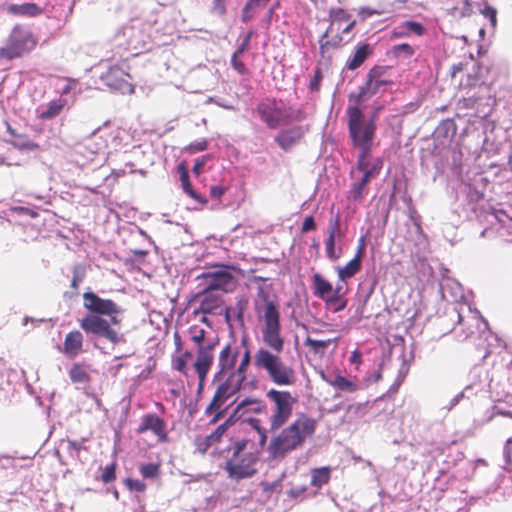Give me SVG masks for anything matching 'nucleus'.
I'll return each mask as SVG.
<instances>
[{
	"mask_svg": "<svg viewBox=\"0 0 512 512\" xmlns=\"http://www.w3.org/2000/svg\"><path fill=\"white\" fill-rule=\"evenodd\" d=\"M362 268V260L358 257H353L345 266L336 268L338 278L341 281H346L354 277Z\"/></svg>",
	"mask_w": 512,
	"mask_h": 512,
	"instance_id": "7c9ffc66",
	"label": "nucleus"
},
{
	"mask_svg": "<svg viewBox=\"0 0 512 512\" xmlns=\"http://www.w3.org/2000/svg\"><path fill=\"white\" fill-rule=\"evenodd\" d=\"M313 294L327 302V298L334 293L332 284L320 273H315L312 277Z\"/></svg>",
	"mask_w": 512,
	"mask_h": 512,
	"instance_id": "c85d7f7f",
	"label": "nucleus"
},
{
	"mask_svg": "<svg viewBox=\"0 0 512 512\" xmlns=\"http://www.w3.org/2000/svg\"><path fill=\"white\" fill-rule=\"evenodd\" d=\"M239 356L240 349L236 345L226 344L221 349L217 362L219 370L213 378L216 389L209 405L206 407L207 413L223 406L229 398L241 390L247 378V369L251 361L250 350L245 349L240 363L236 367Z\"/></svg>",
	"mask_w": 512,
	"mask_h": 512,
	"instance_id": "f257e3e1",
	"label": "nucleus"
},
{
	"mask_svg": "<svg viewBox=\"0 0 512 512\" xmlns=\"http://www.w3.org/2000/svg\"><path fill=\"white\" fill-rule=\"evenodd\" d=\"M315 229H316V223H315L313 216H307L302 223L301 231L303 233H306L309 231H313Z\"/></svg>",
	"mask_w": 512,
	"mask_h": 512,
	"instance_id": "bf43d9fd",
	"label": "nucleus"
},
{
	"mask_svg": "<svg viewBox=\"0 0 512 512\" xmlns=\"http://www.w3.org/2000/svg\"><path fill=\"white\" fill-rule=\"evenodd\" d=\"M308 128L304 126H293L281 130L275 136V142L284 151H290L295 145L299 144Z\"/></svg>",
	"mask_w": 512,
	"mask_h": 512,
	"instance_id": "aec40b11",
	"label": "nucleus"
},
{
	"mask_svg": "<svg viewBox=\"0 0 512 512\" xmlns=\"http://www.w3.org/2000/svg\"><path fill=\"white\" fill-rule=\"evenodd\" d=\"M249 306V299L245 295L238 296L236 298L234 306H230L232 308L233 317L240 324H244V314Z\"/></svg>",
	"mask_w": 512,
	"mask_h": 512,
	"instance_id": "473e14b6",
	"label": "nucleus"
},
{
	"mask_svg": "<svg viewBox=\"0 0 512 512\" xmlns=\"http://www.w3.org/2000/svg\"><path fill=\"white\" fill-rule=\"evenodd\" d=\"M84 337L79 330H72L66 334L61 352L68 358H75L83 351Z\"/></svg>",
	"mask_w": 512,
	"mask_h": 512,
	"instance_id": "5701e85b",
	"label": "nucleus"
},
{
	"mask_svg": "<svg viewBox=\"0 0 512 512\" xmlns=\"http://www.w3.org/2000/svg\"><path fill=\"white\" fill-rule=\"evenodd\" d=\"M227 188L222 185H214L210 188V195L215 200H220V198L225 194Z\"/></svg>",
	"mask_w": 512,
	"mask_h": 512,
	"instance_id": "4d7b16f0",
	"label": "nucleus"
},
{
	"mask_svg": "<svg viewBox=\"0 0 512 512\" xmlns=\"http://www.w3.org/2000/svg\"><path fill=\"white\" fill-rule=\"evenodd\" d=\"M191 340L196 344V359L193 369L198 377L197 392L201 393L208 373L214 362V350L218 344L217 340H207L206 331L199 326H192L189 329Z\"/></svg>",
	"mask_w": 512,
	"mask_h": 512,
	"instance_id": "6e6552de",
	"label": "nucleus"
},
{
	"mask_svg": "<svg viewBox=\"0 0 512 512\" xmlns=\"http://www.w3.org/2000/svg\"><path fill=\"white\" fill-rule=\"evenodd\" d=\"M239 54L233 53L231 57V66L232 68L237 71L241 75H247L249 74V70L244 64V62L240 59Z\"/></svg>",
	"mask_w": 512,
	"mask_h": 512,
	"instance_id": "a18cd8bd",
	"label": "nucleus"
},
{
	"mask_svg": "<svg viewBox=\"0 0 512 512\" xmlns=\"http://www.w3.org/2000/svg\"><path fill=\"white\" fill-rule=\"evenodd\" d=\"M256 111L261 121L270 129H276L280 125L289 124L292 121H302L306 118V113L303 109L288 111L276 99H265L261 101Z\"/></svg>",
	"mask_w": 512,
	"mask_h": 512,
	"instance_id": "9d476101",
	"label": "nucleus"
},
{
	"mask_svg": "<svg viewBox=\"0 0 512 512\" xmlns=\"http://www.w3.org/2000/svg\"><path fill=\"white\" fill-rule=\"evenodd\" d=\"M37 37L28 29L15 25L7 39L6 45L0 48V59L13 60L31 52L37 45Z\"/></svg>",
	"mask_w": 512,
	"mask_h": 512,
	"instance_id": "ddd939ff",
	"label": "nucleus"
},
{
	"mask_svg": "<svg viewBox=\"0 0 512 512\" xmlns=\"http://www.w3.org/2000/svg\"><path fill=\"white\" fill-rule=\"evenodd\" d=\"M140 473L144 478H156L160 474V465L157 463H146L141 465Z\"/></svg>",
	"mask_w": 512,
	"mask_h": 512,
	"instance_id": "58836bf2",
	"label": "nucleus"
},
{
	"mask_svg": "<svg viewBox=\"0 0 512 512\" xmlns=\"http://www.w3.org/2000/svg\"><path fill=\"white\" fill-rule=\"evenodd\" d=\"M266 398L271 404V414L269 417V431L276 432L292 416L293 407L297 403V398L289 391L271 388L266 392Z\"/></svg>",
	"mask_w": 512,
	"mask_h": 512,
	"instance_id": "9b49d317",
	"label": "nucleus"
},
{
	"mask_svg": "<svg viewBox=\"0 0 512 512\" xmlns=\"http://www.w3.org/2000/svg\"><path fill=\"white\" fill-rule=\"evenodd\" d=\"M116 480V463L113 462L107 465L101 474V481L105 484L111 483Z\"/></svg>",
	"mask_w": 512,
	"mask_h": 512,
	"instance_id": "c03bdc74",
	"label": "nucleus"
},
{
	"mask_svg": "<svg viewBox=\"0 0 512 512\" xmlns=\"http://www.w3.org/2000/svg\"><path fill=\"white\" fill-rule=\"evenodd\" d=\"M234 416L231 415L225 422L220 424L211 434L214 441L217 443L221 440L227 429L234 424Z\"/></svg>",
	"mask_w": 512,
	"mask_h": 512,
	"instance_id": "ea45409f",
	"label": "nucleus"
},
{
	"mask_svg": "<svg viewBox=\"0 0 512 512\" xmlns=\"http://www.w3.org/2000/svg\"><path fill=\"white\" fill-rule=\"evenodd\" d=\"M330 480V468L321 467L312 471L311 484L315 487H321Z\"/></svg>",
	"mask_w": 512,
	"mask_h": 512,
	"instance_id": "f704fd0d",
	"label": "nucleus"
},
{
	"mask_svg": "<svg viewBox=\"0 0 512 512\" xmlns=\"http://www.w3.org/2000/svg\"><path fill=\"white\" fill-rule=\"evenodd\" d=\"M69 376L71 381L74 383L86 384L91 380V377L86 368L79 363H75L72 365L69 371Z\"/></svg>",
	"mask_w": 512,
	"mask_h": 512,
	"instance_id": "72a5a7b5",
	"label": "nucleus"
},
{
	"mask_svg": "<svg viewBox=\"0 0 512 512\" xmlns=\"http://www.w3.org/2000/svg\"><path fill=\"white\" fill-rule=\"evenodd\" d=\"M323 79L322 72L319 68L315 70L314 77L310 80L309 89L313 92H318L320 89V83Z\"/></svg>",
	"mask_w": 512,
	"mask_h": 512,
	"instance_id": "603ef678",
	"label": "nucleus"
},
{
	"mask_svg": "<svg viewBox=\"0 0 512 512\" xmlns=\"http://www.w3.org/2000/svg\"><path fill=\"white\" fill-rule=\"evenodd\" d=\"M392 36L394 38H403L409 36V31L405 28L404 22L393 30Z\"/></svg>",
	"mask_w": 512,
	"mask_h": 512,
	"instance_id": "e2e57ef3",
	"label": "nucleus"
},
{
	"mask_svg": "<svg viewBox=\"0 0 512 512\" xmlns=\"http://www.w3.org/2000/svg\"><path fill=\"white\" fill-rule=\"evenodd\" d=\"M5 9L8 14L22 17H37L43 13V9L32 2L9 4Z\"/></svg>",
	"mask_w": 512,
	"mask_h": 512,
	"instance_id": "cd10ccee",
	"label": "nucleus"
},
{
	"mask_svg": "<svg viewBox=\"0 0 512 512\" xmlns=\"http://www.w3.org/2000/svg\"><path fill=\"white\" fill-rule=\"evenodd\" d=\"M385 73V67L375 66L371 68L365 84L359 87L356 94L349 96L350 101L353 100L354 104L360 105L362 101L369 99L373 95L384 92L387 86L392 84L391 80L385 78Z\"/></svg>",
	"mask_w": 512,
	"mask_h": 512,
	"instance_id": "2eb2a0df",
	"label": "nucleus"
},
{
	"mask_svg": "<svg viewBox=\"0 0 512 512\" xmlns=\"http://www.w3.org/2000/svg\"><path fill=\"white\" fill-rule=\"evenodd\" d=\"M285 340L280 350L272 346L259 347L253 357V364L259 371L264 372L269 380L277 386H293L297 381L295 369L284 362L280 356L284 349Z\"/></svg>",
	"mask_w": 512,
	"mask_h": 512,
	"instance_id": "423d86ee",
	"label": "nucleus"
},
{
	"mask_svg": "<svg viewBox=\"0 0 512 512\" xmlns=\"http://www.w3.org/2000/svg\"><path fill=\"white\" fill-rule=\"evenodd\" d=\"M129 68L125 63L112 65L101 74L100 80L111 90L120 91L122 94H133L135 87L131 83Z\"/></svg>",
	"mask_w": 512,
	"mask_h": 512,
	"instance_id": "dca6fc26",
	"label": "nucleus"
},
{
	"mask_svg": "<svg viewBox=\"0 0 512 512\" xmlns=\"http://www.w3.org/2000/svg\"><path fill=\"white\" fill-rule=\"evenodd\" d=\"M327 239L325 240V251L327 258L335 262L340 259L342 255V249H336V243L340 242L345 237V230L341 228L340 215L334 213L333 208L331 209L330 218L328 221L327 228Z\"/></svg>",
	"mask_w": 512,
	"mask_h": 512,
	"instance_id": "a211bd4d",
	"label": "nucleus"
},
{
	"mask_svg": "<svg viewBox=\"0 0 512 512\" xmlns=\"http://www.w3.org/2000/svg\"><path fill=\"white\" fill-rule=\"evenodd\" d=\"M189 305L198 304V307L193 311L195 316L203 314L202 322L207 323L206 315L217 314V310L221 309L224 305V299L221 294L217 293L206 286L193 294L189 299Z\"/></svg>",
	"mask_w": 512,
	"mask_h": 512,
	"instance_id": "f3484780",
	"label": "nucleus"
},
{
	"mask_svg": "<svg viewBox=\"0 0 512 512\" xmlns=\"http://www.w3.org/2000/svg\"><path fill=\"white\" fill-rule=\"evenodd\" d=\"M207 148H208V141L206 139H202V140L194 141V142L190 143L189 145H187L184 148V151L189 154H194L197 152L205 151V150H207Z\"/></svg>",
	"mask_w": 512,
	"mask_h": 512,
	"instance_id": "49530a36",
	"label": "nucleus"
},
{
	"mask_svg": "<svg viewBox=\"0 0 512 512\" xmlns=\"http://www.w3.org/2000/svg\"><path fill=\"white\" fill-rule=\"evenodd\" d=\"M84 271L80 269V267L78 266H75L73 268V277H72V281H71V288L75 291L78 290L81 282L83 281L84 279Z\"/></svg>",
	"mask_w": 512,
	"mask_h": 512,
	"instance_id": "8fccbe9b",
	"label": "nucleus"
},
{
	"mask_svg": "<svg viewBox=\"0 0 512 512\" xmlns=\"http://www.w3.org/2000/svg\"><path fill=\"white\" fill-rule=\"evenodd\" d=\"M207 159H208V156L205 155V156H202L201 158H198L195 160L192 171L196 176H199L202 173L203 167L205 166Z\"/></svg>",
	"mask_w": 512,
	"mask_h": 512,
	"instance_id": "6e6d98bb",
	"label": "nucleus"
},
{
	"mask_svg": "<svg viewBox=\"0 0 512 512\" xmlns=\"http://www.w3.org/2000/svg\"><path fill=\"white\" fill-rule=\"evenodd\" d=\"M11 144L20 150H38L40 146L32 141H29L27 139L24 140V138H21L16 141H12Z\"/></svg>",
	"mask_w": 512,
	"mask_h": 512,
	"instance_id": "09e8293b",
	"label": "nucleus"
},
{
	"mask_svg": "<svg viewBox=\"0 0 512 512\" xmlns=\"http://www.w3.org/2000/svg\"><path fill=\"white\" fill-rule=\"evenodd\" d=\"M217 314L223 315L226 323L231 326V319L234 318L232 314V308L231 307H225L223 309V312H218Z\"/></svg>",
	"mask_w": 512,
	"mask_h": 512,
	"instance_id": "774afa93",
	"label": "nucleus"
},
{
	"mask_svg": "<svg viewBox=\"0 0 512 512\" xmlns=\"http://www.w3.org/2000/svg\"><path fill=\"white\" fill-rule=\"evenodd\" d=\"M341 34H343L341 30L333 29L330 32V26H328L319 39V50L322 56L344 45L345 41Z\"/></svg>",
	"mask_w": 512,
	"mask_h": 512,
	"instance_id": "b1692460",
	"label": "nucleus"
},
{
	"mask_svg": "<svg viewBox=\"0 0 512 512\" xmlns=\"http://www.w3.org/2000/svg\"><path fill=\"white\" fill-rule=\"evenodd\" d=\"M147 431H150L160 443L169 441L165 420L154 413L144 414L136 428L137 434H143Z\"/></svg>",
	"mask_w": 512,
	"mask_h": 512,
	"instance_id": "6ab92c4d",
	"label": "nucleus"
},
{
	"mask_svg": "<svg viewBox=\"0 0 512 512\" xmlns=\"http://www.w3.org/2000/svg\"><path fill=\"white\" fill-rule=\"evenodd\" d=\"M250 442L241 439L229 448L230 457L226 461L225 470L228 476L235 480L250 478L257 473V455L248 449Z\"/></svg>",
	"mask_w": 512,
	"mask_h": 512,
	"instance_id": "1a4fd4ad",
	"label": "nucleus"
},
{
	"mask_svg": "<svg viewBox=\"0 0 512 512\" xmlns=\"http://www.w3.org/2000/svg\"><path fill=\"white\" fill-rule=\"evenodd\" d=\"M458 323L463 327V332L466 334V338L472 336L476 330H479L482 325L486 326L487 323L477 313H473L469 311L467 316L462 315L461 313H457Z\"/></svg>",
	"mask_w": 512,
	"mask_h": 512,
	"instance_id": "a878e982",
	"label": "nucleus"
},
{
	"mask_svg": "<svg viewBox=\"0 0 512 512\" xmlns=\"http://www.w3.org/2000/svg\"><path fill=\"white\" fill-rule=\"evenodd\" d=\"M330 384L333 387H335L341 391H346V392H355L359 388L355 382H353L341 375L336 376L335 379L333 381H331Z\"/></svg>",
	"mask_w": 512,
	"mask_h": 512,
	"instance_id": "e433bc0d",
	"label": "nucleus"
},
{
	"mask_svg": "<svg viewBox=\"0 0 512 512\" xmlns=\"http://www.w3.org/2000/svg\"><path fill=\"white\" fill-rule=\"evenodd\" d=\"M254 307L263 321L261 335L264 344L280 350L283 343L280 312L277 303L270 297L269 286L258 285Z\"/></svg>",
	"mask_w": 512,
	"mask_h": 512,
	"instance_id": "20e7f679",
	"label": "nucleus"
},
{
	"mask_svg": "<svg viewBox=\"0 0 512 512\" xmlns=\"http://www.w3.org/2000/svg\"><path fill=\"white\" fill-rule=\"evenodd\" d=\"M316 430L315 419L302 414L271 439L268 450L273 458H284L303 446L306 439L313 436Z\"/></svg>",
	"mask_w": 512,
	"mask_h": 512,
	"instance_id": "7ed1b4c3",
	"label": "nucleus"
},
{
	"mask_svg": "<svg viewBox=\"0 0 512 512\" xmlns=\"http://www.w3.org/2000/svg\"><path fill=\"white\" fill-rule=\"evenodd\" d=\"M341 287L337 286L334 290V293L332 296L327 298V304H334L337 303V306L334 308V312H339L343 310L346 307V300L342 299V296L340 295Z\"/></svg>",
	"mask_w": 512,
	"mask_h": 512,
	"instance_id": "a19ab883",
	"label": "nucleus"
},
{
	"mask_svg": "<svg viewBox=\"0 0 512 512\" xmlns=\"http://www.w3.org/2000/svg\"><path fill=\"white\" fill-rule=\"evenodd\" d=\"M365 255V239L364 237H361L356 249L355 257H358L359 259H363Z\"/></svg>",
	"mask_w": 512,
	"mask_h": 512,
	"instance_id": "338daca9",
	"label": "nucleus"
},
{
	"mask_svg": "<svg viewBox=\"0 0 512 512\" xmlns=\"http://www.w3.org/2000/svg\"><path fill=\"white\" fill-rule=\"evenodd\" d=\"M392 52L395 56L404 55L405 57H412L415 53V50L408 43H402V44L393 46Z\"/></svg>",
	"mask_w": 512,
	"mask_h": 512,
	"instance_id": "37998d69",
	"label": "nucleus"
},
{
	"mask_svg": "<svg viewBox=\"0 0 512 512\" xmlns=\"http://www.w3.org/2000/svg\"><path fill=\"white\" fill-rule=\"evenodd\" d=\"M83 307L89 312L79 320V326L84 332L104 338L113 345L126 342L124 334L112 327L121 322L123 308L119 304L89 291L83 294Z\"/></svg>",
	"mask_w": 512,
	"mask_h": 512,
	"instance_id": "f03ea898",
	"label": "nucleus"
},
{
	"mask_svg": "<svg viewBox=\"0 0 512 512\" xmlns=\"http://www.w3.org/2000/svg\"><path fill=\"white\" fill-rule=\"evenodd\" d=\"M285 340L280 350L272 346L259 347L253 357V364L259 371L264 372L269 380L277 386H293L297 381L295 369L284 362L280 356L284 349Z\"/></svg>",
	"mask_w": 512,
	"mask_h": 512,
	"instance_id": "39448f33",
	"label": "nucleus"
},
{
	"mask_svg": "<svg viewBox=\"0 0 512 512\" xmlns=\"http://www.w3.org/2000/svg\"><path fill=\"white\" fill-rule=\"evenodd\" d=\"M222 407H223V406H221V407H220V408H218V409L212 410V411H211V412H209V413H207V412L205 411V414H207V415H211V414L215 413V414H214V416H213V418L211 419L210 423L215 424L216 422H218V421H219V420L224 416V412H225V410H222V409H221Z\"/></svg>",
	"mask_w": 512,
	"mask_h": 512,
	"instance_id": "69168bd1",
	"label": "nucleus"
},
{
	"mask_svg": "<svg viewBox=\"0 0 512 512\" xmlns=\"http://www.w3.org/2000/svg\"><path fill=\"white\" fill-rule=\"evenodd\" d=\"M239 270L234 266L215 265L206 272L198 276V279L205 283V286L222 293H233L238 285L239 280L235 275Z\"/></svg>",
	"mask_w": 512,
	"mask_h": 512,
	"instance_id": "4468645a",
	"label": "nucleus"
},
{
	"mask_svg": "<svg viewBox=\"0 0 512 512\" xmlns=\"http://www.w3.org/2000/svg\"><path fill=\"white\" fill-rule=\"evenodd\" d=\"M349 361L351 364L356 365V369L359 368L360 364L362 363V354L359 350H354L349 358Z\"/></svg>",
	"mask_w": 512,
	"mask_h": 512,
	"instance_id": "0e129e2a",
	"label": "nucleus"
},
{
	"mask_svg": "<svg viewBox=\"0 0 512 512\" xmlns=\"http://www.w3.org/2000/svg\"><path fill=\"white\" fill-rule=\"evenodd\" d=\"M252 36V32H249L245 38L243 39L242 43L239 45V47L236 49L234 53L242 55L245 52H247L250 48V39Z\"/></svg>",
	"mask_w": 512,
	"mask_h": 512,
	"instance_id": "13d9d810",
	"label": "nucleus"
},
{
	"mask_svg": "<svg viewBox=\"0 0 512 512\" xmlns=\"http://www.w3.org/2000/svg\"><path fill=\"white\" fill-rule=\"evenodd\" d=\"M270 0H248L242 9V21L249 22L253 16L256 8L266 5Z\"/></svg>",
	"mask_w": 512,
	"mask_h": 512,
	"instance_id": "c9c22d12",
	"label": "nucleus"
},
{
	"mask_svg": "<svg viewBox=\"0 0 512 512\" xmlns=\"http://www.w3.org/2000/svg\"><path fill=\"white\" fill-rule=\"evenodd\" d=\"M382 167L383 161L379 157L374 160H357L356 167L351 170L350 174L353 176L355 171H358L362 173V176L351 185L347 198L354 202H361L367 195L368 184L380 174Z\"/></svg>",
	"mask_w": 512,
	"mask_h": 512,
	"instance_id": "f8f14e48",
	"label": "nucleus"
},
{
	"mask_svg": "<svg viewBox=\"0 0 512 512\" xmlns=\"http://www.w3.org/2000/svg\"><path fill=\"white\" fill-rule=\"evenodd\" d=\"M226 0H214L212 11L220 16H223L226 13Z\"/></svg>",
	"mask_w": 512,
	"mask_h": 512,
	"instance_id": "052dcab7",
	"label": "nucleus"
},
{
	"mask_svg": "<svg viewBox=\"0 0 512 512\" xmlns=\"http://www.w3.org/2000/svg\"><path fill=\"white\" fill-rule=\"evenodd\" d=\"M372 53L373 48L368 43L361 44L357 47L354 55L346 62V68L348 70H356Z\"/></svg>",
	"mask_w": 512,
	"mask_h": 512,
	"instance_id": "c756f323",
	"label": "nucleus"
},
{
	"mask_svg": "<svg viewBox=\"0 0 512 512\" xmlns=\"http://www.w3.org/2000/svg\"><path fill=\"white\" fill-rule=\"evenodd\" d=\"M338 345L339 337L318 340L307 336L304 340V346L309 348L310 353L319 357H323L329 348L334 352L338 348Z\"/></svg>",
	"mask_w": 512,
	"mask_h": 512,
	"instance_id": "393cba45",
	"label": "nucleus"
},
{
	"mask_svg": "<svg viewBox=\"0 0 512 512\" xmlns=\"http://www.w3.org/2000/svg\"><path fill=\"white\" fill-rule=\"evenodd\" d=\"M348 130L353 146L360 149L357 160H374L371 155L376 132V114L368 121L359 105H350L347 109Z\"/></svg>",
	"mask_w": 512,
	"mask_h": 512,
	"instance_id": "0eeeda50",
	"label": "nucleus"
},
{
	"mask_svg": "<svg viewBox=\"0 0 512 512\" xmlns=\"http://www.w3.org/2000/svg\"><path fill=\"white\" fill-rule=\"evenodd\" d=\"M214 443L216 442L212 438L211 434L205 436L199 435L194 439L196 450L201 454H205Z\"/></svg>",
	"mask_w": 512,
	"mask_h": 512,
	"instance_id": "4c0bfd02",
	"label": "nucleus"
},
{
	"mask_svg": "<svg viewBox=\"0 0 512 512\" xmlns=\"http://www.w3.org/2000/svg\"><path fill=\"white\" fill-rule=\"evenodd\" d=\"M66 105V100L56 99L48 103L47 109L42 111L39 115L40 119L49 120L58 116Z\"/></svg>",
	"mask_w": 512,
	"mask_h": 512,
	"instance_id": "2f4dec72",
	"label": "nucleus"
},
{
	"mask_svg": "<svg viewBox=\"0 0 512 512\" xmlns=\"http://www.w3.org/2000/svg\"><path fill=\"white\" fill-rule=\"evenodd\" d=\"M251 423L253 424V426L255 427V429L257 430V432L260 435V442L262 444L265 443L267 440V430L260 426V424H259L260 422L258 419H252Z\"/></svg>",
	"mask_w": 512,
	"mask_h": 512,
	"instance_id": "680f3d73",
	"label": "nucleus"
},
{
	"mask_svg": "<svg viewBox=\"0 0 512 512\" xmlns=\"http://www.w3.org/2000/svg\"><path fill=\"white\" fill-rule=\"evenodd\" d=\"M330 32L334 30H341L343 34L349 33L355 25V20H352L351 14L342 8L331 9L329 13Z\"/></svg>",
	"mask_w": 512,
	"mask_h": 512,
	"instance_id": "4be33fe9",
	"label": "nucleus"
},
{
	"mask_svg": "<svg viewBox=\"0 0 512 512\" xmlns=\"http://www.w3.org/2000/svg\"><path fill=\"white\" fill-rule=\"evenodd\" d=\"M266 412L263 400L257 397H246L239 401L233 410L234 418H240L247 414H261Z\"/></svg>",
	"mask_w": 512,
	"mask_h": 512,
	"instance_id": "412c9836",
	"label": "nucleus"
},
{
	"mask_svg": "<svg viewBox=\"0 0 512 512\" xmlns=\"http://www.w3.org/2000/svg\"><path fill=\"white\" fill-rule=\"evenodd\" d=\"M405 28L409 31L410 34H415L417 36H422L426 33V28L423 26V24L416 22V21H405L404 22Z\"/></svg>",
	"mask_w": 512,
	"mask_h": 512,
	"instance_id": "de8ad7c7",
	"label": "nucleus"
},
{
	"mask_svg": "<svg viewBox=\"0 0 512 512\" xmlns=\"http://www.w3.org/2000/svg\"><path fill=\"white\" fill-rule=\"evenodd\" d=\"M172 367L182 375H184L187 378V381L189 382V367L188 362H186L183 358H179L178 356L172 357Z\"/></svg>",
	"mask_w": 512,
	"mask_h": 512,
	"instance_id": "79ce46f5",
	"label": "nucleus"
},
{
	"mask_svg": "<svg viewBox=\"0 0 512 512\" xmlns=\"http://www.w3.org/2000/svg\"><path fill=\"white\" fill-rule=\"evenodd\" d=\"M178 171H179V174H180V182H181V187H182L183 191L190 198H192L197 203H199L202 207L207 205V203H208L207 198L202 196V195H200L199 193H197L193 189L192 184H191L190 179H189L188 170H187V168H186L184 163L179 164Z\"/></svg>",
	"mask_w": 512,
	"mask_h": 512,
	"instance_id": "bb28decb",
	"label": "nucleus"
},
{
	"mask_svg": "<svg viewBox=\"0 0 512 512\" xmlns=\"http://www.w3.org/2000/svg\"><path fill=\"white\" fill-rule=\"evenodd\" d=\"M11 210L17 214L27 215L31 218H37L39 216V214L36 210H33L29 207L16 206V207H13Z\"/></svg>",
	"mask_w": 512,
	"mask_h": 512,
	"instance_id": "864d4df0",
	"label": "nucleus"
},
{
	"mask_svg": "<svg viewBox=\"0 0 512 512\" xmlns=\"http://www.w3.org/2000/svg\"><path fill=\"white\" fill-rule=\"evenodd\" d=\"M512 436L508 438L505 442L504 448H503V454L506 461V464L511 465L512 464Z\"/></svg>",
	"mask_w": 512,
	"mask_h": 512,
	"instance_id": "5fc2aeb1",
	"label": "nucleus"
},
{
	"mask_svg": "<svg viewBox=\"0 0 512 512\" xmlns=\"http://www.w3.org/2000/svg\"><path fill=\"white\" fill-rule=\"evenodd\" d=\"M124 482L131 491L143 492L146 489L145 483L138 479L126 478Z\"/></svg>",
	"mask_w": 512,
	"mask_h": 512,
	"instance_id": "3c124183",
	"label": "nucleus"
}]
</instances>
